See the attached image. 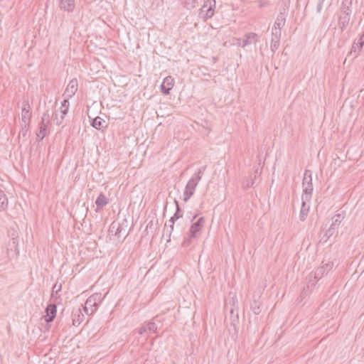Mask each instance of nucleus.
<instances>
[{
    "mask_svg": "<svg viewBox=\"0 0 364 364\" xmlns=\"http://www.w3.org/2000/svg\"><path fill=\"white\" fill-rule=\"evenodd\" d=\"M108 232L110 241L115 244L122 243L129 234L127 220H124L122 223L113 221Z\"/></svg>",
    "mask_w": 364,
    "mask_h": 364,
    "instance_id": "nucleus-1",
    "label": "nucleus"
},
{
    "mask_svg": "<svg viewBox=\"0 0 364 364\" xmlns=\"http://www.w3.org/2000/svg\"><path fill=\"white\" fill-rule=\"evenodd\" d=\"M206 166H202L198 169V171L195 173L191 179L188 181L185 190L183 191V201L187 202L191 197L194 194L196 188L198 184V182L202 178L204 171L205 170Z\"/></svg>",
    "mask_w": 364,
    "mask_h": 364,
    "instance_id": "nucleus-2",
    "label": "nucleus"
},
{
    "mask_svg": "<svg viewBox=\"0 0 364 364\" xmlns=\"http://www.w3.org/2000/svg\"><path fill=\"white\" fill-rule=\"evenodd\" d=\"M303 195L301 200H310L313 193L312 173L310 170H305L302 181Z\"/></svg>",
    "mask_w": 364,
    "mask_h": 364,
    "instance_id": "nucleus-3",
    "label": "nucleus"
},
{
    "mask_svg": "<svg viewBox=\"0 0 364 364\" xmlns=\"http://www.w3.org/2000/svg\"><path fill=\"white\" fill-rule=\"evenodd\" d=\"M103 297L100 293H95L87 298L85 301L84 311L87 315L94 314L100 304L102 302Z\"/></svg>",
    "mask_w": 364,
    "mask_h": 364,
    "instance_id": "nucleus-4",
    "label": "nucleus"
},
{
    "mask_svg": "<svg viewBox=\"0 0 364 364\" xmlns=\"http://www.w3.org/2000/svg\"><path fill=\"white\" fill-rule=\"evenodd\" d=\"M215 0H207L204 2L200 9V16H203L205 21L213 17L215 13Z\"/></svg>",
    "mask_w": 364,
    "mask_h": 364,
    "instance_id": "nucleus-5",
    "label": "nucleus"
},
{
    "mask_svg": "<svg viewBox=\"0 0 364 364\" xmlns=\"http://www.w3.org/2000/svg\"><path fill=\"white\" fill-rule=\"evenodd\" d=\"M351 14V9L350 7L343 6L341 10L338 18V25L342 31H343L348 26Z\"/></svg>",
    "mask_w": 364,
    "mask_h": 364,
    "instance_id": "nucleus-6",
    "label": "nucleus"
},
{
    "mask_svg": "<svg viewBox=\"0 0 364 364\" xmlns=\"http://www.w3.org/2000/svg\"><path fill=\"white\" fill-rule=\"evenodd\" d=\"M205 225V218L203 217H200L198 219V220L193 223L189 230V234L191 235V238H197L198 237L201 230L204 227Z\"/></svg>",
    "mask_w": 364,
    "mask_h": 364,
    "instance_id": "nucleus-7",
    "label": "nucleus"
},
{
    "mask_svg": "<svg viewBox=\"0 0 364 364\" xmlns=\"http://www.w3.org/2000/svg\"><path fill=\"white\" fill-rule=\"evenodd\" d=\"M174 203L176 205V210L175 213L173 214V215L168 220V227L170 229L168 230L169 237L171 236V235L173 230L175 221L178 220L179 218H182V216H183V210L180 208V206L178 205V202L176 200H175Z\"/></svg>",
    "mask_w": 364,
    "mask_h": 364,
    "instance_id": "nucleus-8",
    "label": "nucleus"
},
{
    "mask_svg": "<svg viewBox=\"0 0 364 364\" xmlns=\"http://www.w3.org/2000/svg\"><path fill=\"white\" fill-rule=\"evenodd\" d=\"M45 312H46V315L44 316L45 321L47 323L52 322L56 316V312H57L56 305L54 304H48L46 309Z\"/></svg>",
    "mask_w": 364,
    "mask_h": 364,
    "instance_id": "nucleus-9",
    "label": "nucleus"
},
{
    "mask_svg": "<svg viewBox=\"0 0 364 364\" xmlns=\"http://www.w3.org/2000/svg\"><path fill=\"white\" fill-rule=\"evenodd\" d=\"M174 80L171 76H167L164 78L161 85V91L163 94L167 95L170 93V90L173 88Z\"/></svg>",
    "mask_w": 364,
    "mask_h": 364,
    "instance_id": "nucleus-10",
    "label": "nucleus"
},
{
    "mask_svg": "<svg viewBox=\"0 0 364 364\" xmlns=\"http://www.w3.org/2000/svg\"><path fill=\"white\" fill-rule=\"evenodd\" d=\"M333 267V263L331 262H328L321 267H318L314 272V278L317 280L320 279L321 277L325 274L329 272Z\"/></svg>",
    "mask_w": 364,
    "mask_h": 364,
    "instance_id": "nucleus-11",
    "label": "nucleus"
},
{
    "mask_svg": "<svg viewBox=\"0 0 364 364\" xmlns=\"http://www.w3.org/2000/svg\"><path fill=\"white\" fill-rule=\"evenodd\" d=\"M77 79H73L70 81L68 85L64 95H65L68 98L72 97L77 91Z\"/></svg>",
    "mask_w": 364,
    "mask_h": 364,
    "instance_id": "nucleus-12",
    "label": "nucleus"
},
{
    "mask_svg": "<svg viewBox=\"0 0 364 364\" xmlns=\"http://www.w3.org/2000/svg\"><path fill=\"white\" fill-rule=\"evenodd\" d=\"M84 319V315L82 314L80 308L74 309L72 311L73 325L78 326Z\"/></svg>",
    "mask_w": 364,
    "mask_h": 364,
    "instance_id": "nucleus-13",
    "label": "nucleus"
},
{
    "mask_svg": "<svg viewBox=\"0 0 364 364\" xmlns=\"http://www.w3.org/2000/svg\"><path fill=\"white\" fill-rule=\"evenodd\" d=\"M257 35L255 33H248L245 36V38L242 39V43L240 44L242 48L250 45L255 44L257 42Z\"/></svg>",
    "mask_w": 364,
    "mask_h": 364,
    "instance_id": "nucleus-14",
    "label": "nucleus"
},
{
    "mask_svg": "<svg viewBox=\"0 0 364 364\" xmlns=\"http://www.w3.org/2000/svg\"><path fill=\"white\" fill-rule=\"evenodd\" d=\"M59 6L64 11L71 12L75 9V0H59Z\"/></svg>",
    "mask_w": 364,
    "mask_h": 364,
    "instance_id": "nucleus-15",
    "label": "nucleus"
},
{
    "mask_svg": "<svg viewBox=\"0 0 364 364\" xmlns=\"http://www.w3.org/2000/svg\"><path fill=\"white\" fill-rule=\"evenodd\" d=\"M259 298L260 297L259 296H257V298H256V296L254 295L253 300L250 304V309L252 311V312L256 315L259 314L262 311L261 302L259 301Z\"/></svg>",
    "mask_w": 364,
    "mask_h": 364,
    "instance_id": "nucleus-16",
    "label": "nucleus"
},
{
    "mask_svg": "<svg viewBox=\"0 0 364 364\" xmlns=\"http://www.w3.org/2000/svg\"><path fill=\"white\" fill-rule=\"evenodd\" d=\"M286 10L284 9L283 11H280L279 14L277 16L274 26L282 28L286 22Z\"/></svg>",
    "mask_w": 364,
    "mask_h": 364,
    "instance_id": "nucleus-17",
    "label": "nucleus"
},
{
    "mask_svg": "<svg viewBox=\"0 0 364 364\" xmlns=\"http://www.w3.org/2000/svg\"><path fill=\"white\" fill-rule=\"evenodd\" d=\"M307 200H302L301 208L299 213V219L301 221H304L309 211V205L306 204Z\"/></svg>",
    "mask_w": 364,
    "mask_h": 364,
    "instance_id": "nucleus-18",
    "label": "nucleus"
},
{
    "mask_svg": "<svg viewBox=\"0 0 364 364\" xmlns=\"http://www.w3.org/2000/svg\"><path fill=\"white\" fill-rule=\"evenodd\" d=\"M107 203H108L107 198L102 193H101L98 196V197L97 198V199L95 200V204L97 205V208L99 210V209L103 208Z\"/></svg>",
    "mask_w": 364,
    "mask_h": 364,
    "instance_id": "nucleus-19",
    "label": "nucleus"
},
{
    "mask_svg": "<svg viewBox=\"0 0 364 364\" xmlns=\"http://www.w3.org/2000/svg\"><path fill=\"white\" fill-rule=\"evenodd\" d=\"M48 126V124L41 122L38 131L36 134L37 137L40 141L43 140V138L47 135Z\"/></svg>",
    "mask_w": 364,
    "mask_h": 364,
    "instance_id": "nucleus-20",
    "label": "nucleus"
},
{
    "mask_svg": "<svg viewBox=\"0 0 364 364\" xmlns=\"http://www.w3.org/2000/svg\"><path fill=\"white\" fill-rule=\"evenodd\" d=\"M105 123V121L101 118L100 117H97L92 119L91 126L97 129H100L101 127H103V124Z\"/></svg>",
    "mask_w": 364,
    "mask_h": 364,
    "instance_id": "nucleus-21",
    "label": "nucleus"
},
{
    "mask_svg": "<svg viewBox=\"0 0 364 364\" xmlns=\"http://www.w3.org/2000/svg\"><path fill=\"white\" fill-rule=\"evenodd\" d=\"M26 106L29 107V105L28 104H24L21 111L22 120L24 123L28 122L31 117V113L29 112V109L26 108Z\"/></svg>",
    "mask_w": 364,
    "mask_h": 364,
    "instance_id": "nucleus-22",
    "label": "nucleus"
},
{
    "mask_svg": "<svg viewBox=\"0 0 364 364\" xmlns=\"http://www.w3.org/2000/svg\"><path fill=\"white\" fill-rule=\"evenodd\" d=\"M8 205L7 197L3 191L0 190V210H4Z\"/></svg>",
    "mask_w": 364,
    "mask_h": 364,
    "instance_id": "nucleus-23",
    "label": "nucleus"
},
{
    "mask_svg": "<svg viewBox=\"0 0 364 364\" xmlns=\"http://www.w3.org/2000/svg\"><path fill=\"white\" fill-rule=\"evenodd\" d=\"M343 219V216L341 214L335 215L332 218V223L331 225V227L335 228V229L338 227Z\"/></svg>",
    "mask_w": 364,
    "mask_h": 364,
    "instance_id": "nucleus-24",
    "label": "nucleus"
},
{
    "mask_svg": "<svg viewBox=\"0 0 364 364\" xmlns=\"http://www.w3.org/2000/svg\"><path fill=\"white\" fill-rule=\"evenodd\" d=\"M69 109V101L68 99H65L62 102L61 107H60V112L63 115H66Z\"/></svg>",
    "mask_w": 364,
    "mask_h": 364,
    "instance_id": "nucleus-25",
    "label": "nucleus"
},
{
    "mask_svg": "<svg viewBox=\"0 0 364 364\" xmlns=\"http://www.w3.org/2000/svg\"><path fill=\"white\" fill-rule=\"evenodd\" d=\"M281 30H282V28L274 26L272 29V38L280 40Z\"/></svg>",
    "mask_w": 364,
    "mask_h": 364,
    "instance_id": "nucleus-26",
    "label": "nucleus"
},
{
    "mask_svg": "<svg viewBox=\"0 0 364 364\" xmlns=\"http://www.w3.org/2000/svg\"><path fill=\"white\" fill-rule=\"evenodd\" d=\"M256 178V174L254 176V178L251 176L250 178L247 179L242 184V187L244 189H247L252 186H253L255 183V179Z\"/></svg>",
    "mask_w": 364,
    "mask_h": 364,
    "instance_id": "nucleus-27",
    "label": "nucleus"
},
{
    "mask_svg": "<svg viewBox=\"0 0 364 364\" xmlns=\"http://www.w3.org/2000/svg\"><path fill=\"white\" fill-rule=\"evenodd\" d=\"M145 326H146L147 333H153L157 329V326L154 322H149L146 323Z\"/></svg>",
    "mask_w": 364,
    "mask_h": 364,
    "instance_id": "nucleus-28",
    "label": "nucleus"
},
{
    "mask_svg": "<svg viewBox=\"0 0 364 364\" xmlns=\"http://www.w3.org/2000/svg\"><path fill=\"white\" fill-rule=\"evenodd\" d=\"M62 289V284L56 282L52 289V294H51V298H53L55 296V294H58L59 291H60Z\"/></svg>",
    "mask_w": 364,
    "mask_h": 364,
    "instance_id": "nucleus-29",
    "label": "nucleus"
},
{
    "mask_svg": "<svg viewBox=\"0 0 364 364\" xmlns=\"http://www.w3.org/2000/svg\"><path fill=\"white\" fill-rule=\"evenodd\" d=\"M198 4V0H186L185 6L188 9L195 8Z\"/></svg>",
    "mask_w": 364,
    "mask_h": 364,
    "instance_id": "nucleus-30",
    "label": "nucleus"
},
{
    "mask_svg": "<svg viewBox=\"0 0 364 364\" xmlns=\"http://www.w3.org/2000/svg\"><path fill=\"white\" fill-rule=\"evenodd\" d=\"M50 114L48 110H46V112H45L43 114L41 122L49 124H50Z\"/></svg>",
    "mask_w": 364,
    "mask_h": 364,
    "instance_id": "nucleus-31",
    "label": "nucleus"
},
{
    "mask_svg": "<svg viewBox=\"0 0 364 364\" xmlns=\"http://www.w3.org/2000/svg\"><path fill=\"white\" fill-rule=\"evenodd\" d=\"M279 41L280 40L279 39H274V38H272V41H271V50L274 53L279 48Z\"/></svg>",
    "mask_w": 364,
    "mask_h": 364,
    "instance_id": "nucleus-32",
    "label": "nucleus"
},
{
    "mask_svg": "<svg viewBox=\"0 0 364 364\" xmlns=\"http://www.w3.org/2000/svg\"><path fill=\"white\" fill-rule=\"evenodd\" d=\"M360 50H358V46H356L355 42L352 45L351 50L350 54H353L354 58L357 57Z\"/></svg>",
    "mask_w": 364,
    "mask_h": 364,
    "instance_id": "nucleus-33",
    "label": "nucleus"
},
{
    "mask_svg": "<svg viewBox=\"0 0 364 364\" xmlns=\"http://www.w3.org/2000/svg\"><path fill=\"white\" fill-rule=\"evenodd\" d=\"M355 44H356V46H358V50H360V49L363 48V46L364 45V32L360 36V37L359 38L358 41L355 42Z\"/></svg>",
    "mask_w": 364,
    "mask_h": 364,
    "instance_id": "nucleus-34",
    "label": "nucleus"
},
{
    "mask_svg": "<svg viewBox=\"0 0 364 364\" xmlns=\"http://www.w3.org/2000/svg\"><path fill=\"white\" fill-rule=\"evenodd\" d=\"M193 239V238H191V235L189 234L188 237L184 239L183 244H182L183 246L185 247H188L191 244Z\"/></svg>",
    "mask_w": 364,
    "mask_h": 364,
    "instance_id": "nucleus-35",
    "label": "nucleus"
},
{
    "mask_svg": "<svg viewBox=\"0 0 364 364\" xmlns=\"http://www.w3.org/2000/svg\"><path fill=\"white\" fill-rule=\"evenodd\" d=\"M334 232H335V228L330 226V228L326 230V232L325 233V236H326L327 237H329L334 233Z\"/></svg>",
    "mask_w": 364,
    "mask_h": 364,
    "instance_id": "nucleus-36",
    "label": "nucleus"
},
{
    "mask_svg": "<svg viewBox=\"0 0 364 364\" xmlns=\"http://www.w3.org/2000/svg\"><path fill=\"white\" fill-rule=\"evenodd\" d=\"M323 2H324L323 0H318L317 6H316L317 12H318V13L321 12Z\"/></svg>",
    "mask_w": 364,
    "mask_h": 364,
    "instance_id": "nucleus-37",
    "label": "nucleus"
},
{
    "mask_svg": "<svg viewBox=\"0 0 364 364\" xmlns=\"http://www.w3.org/2000/svg\"><path fill=\"white\" fill-rule=\"evenodd\" d=\"M144 333H147V331H146V326L144 325H143L142 326H141L139 328V334H143Z\"/></svg>",
    "mask_w": 364,
    "mask_h": 364,
    "instance_id": "nucleus-38",
    "label": "nucleus"
},
{
    "mask_svg": "<svg viewBox=\"0 0 364 364\" xmlns=\"http://www.w3.org/2000/svg\"><path fill=\"white\" fill-rule=\"evenodd\" d=\"M64 117H65V115L62 114V116L60 117V119L59 120L58 117H57V114H55V117L54 120H56V124L57 125H60L63 122V121L64 119Z\"/></svg>",
    "mask_w": 364,
    "mask_h": 364,
    "instance_id": "nucleus-39",
    "label": "nucleus"
},
{
    "mask_svg": "<svg viewBox=\"0 0 364 364\" xmlns=\"http://www.w3.org/2000/svg\"><path fill=\"white\" fill-rule=\"evenodd\" d=\"M60 296L58 295V294H55V296L53 298L54 299V300H56Z\"/></svg>",
    "mask_w": 364,
    "mask_h": 364,
    "instance_id": "nucleus-40",
    "label": "nucleus"
},
{
    "mask_svg": "<svg viewBox=\"0 0 364 364\" xmlns=\"http://www.w3.org/2000/svg\"><path fill=\"white\" fill-rule=\"evenodd\" d=\"M259 6H260V7L263 6V3H261V4H259Z\"/></svg>",
    "mask_w": 364,
    "mask_h": 364,
    "instance_id": "nucleus-41",
    "label": "nucleus"
}]
</instances>
